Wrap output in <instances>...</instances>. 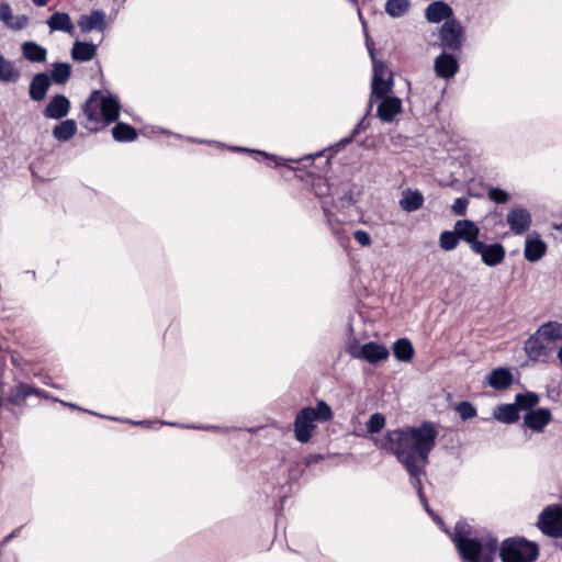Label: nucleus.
<instances>
[{
	"label": "nucleus",
	"mask_w": 562,
	"mask_h": 562,
	"mask_svg": "<svg viewBox=\"0 0 562 562\" xmlns=\"http://www.w3.org/2000/svg\"><path fill=\"white\" fill-rule=\"evenodd\" d=\"M437 436L434 424L423 422L417 427L387 430L382 440H375L378 447L395 456L406 470L422 505L428 504L423 490V477L426 476L429 454L436 446Z\"/></svg>",
	"instance_id": "obj_1"
},
{
	"label": "nucleus",
	"mask_w": 562,
	"mask_h": 562,
	"mask_svg": "<svg viewBox=\"0 0 562 562\" xmlns=\"http://www.w3.org/2000/svg\"><path fill=\"white\" fill-rule=\"evenodd\" d=\"M121 104L116 97L103 95L101 90H93L82 105L86 122L83 127L97 133L119 120Z\"/></svg>",
	"instance_id": "obj_2"
},
{
	"label": "nucleus",
	"mask_w": 562,
	"mask_h": 562,
	"mask_svg": "<svg viewBox=\"0 0 562 562\" xmlns=\"http://www.w3.org/2000/svg\"><path fill=\"white\" fill-rule=\"evenodd\" d=\"M498 540L491 532L481 533L471 540L460 539L458 554L461 562H495Z\"/></svg>",
	"instance_id": "obj_3"
},
{
	"label": "nucleus",
	"mask_w": 562,
	"mask_h": 562,
	"mask_svg": "<svg viewBox=\"0 0 562 562\" xmlns=\"http://www.w3.org/2000/svg\"><path fill=\"white\" fill-rule=\"evenodd\" d=\"M334 413L325 401H318L316 407H304L295 416L294 419V437L297 441L306 443L311 440L316 428L315 422H328L333 418Z\"/></svg>",
	"instance_id": "obj_4"
},
{
	"label": "nucleus",
	"mask_w": 562,
	"mask_h": 562,
	"mask_svg": "<svg viewBox=\"0 0 562 562\" xmlns=\"http://www.w3.org/2000/svg\"><path fill=\"white\" fill-rule=\"evenodd\" d=\"M502 562H535L539 557V546L524 537H510L499 544Z\"/></svg>",
	"instance_id": "obj_5"
},
{
	"label": "nucleus",
	"mask_w": 562,
	"mask_h": 562,
	"mask_svg": "<svg viewBox=\"0 0 562 562\" xmlns=\"http://www.w3.org/2000/svg\"><path fill=\"white\" fill-rule=\"evenodd\" d=\"M440 47L445 52L461 53L465 41L464 29L459 20H448L439 29Z\"/></svg>",
	"instance_id": "obj_6"
},
{
	"label": "nucleus",
	"mask_w": 562,
	"mask_h": 562,
	"mask_svg": "<svg viewBox=\"0 0 562 562\" xmlns=\"http://www.w3.org/2000/svg\"><path fill=\"white\" fill-rule=\"evenodd\" d=\"M537 526L547 536L562 537V506H548L538 519Z\"/></svg>",
	"instance_id": "obj_7"
},
{
	"label": "nucleus",
	"mask_w": 562,
	"mask_h": 562,
	"mask_svg": "<svg viewBox=\"0 0 562 562\" xmlns=\"http://www.w3.org/2000/svg\"><path fill=\"white\" fill-rule=\"evenodd\" d=\"M30 395L46 396V393L43 390L35 389L27 383L21 382L15 386V389L11 392L9 396H0V409L4 408L11 409L13 412V408H11L10 406L21 407L25 398Z\"/></svg>",
	"instance_id": "obj_8"
},
{
	"label": "nucleus",
	"mask_w": 562,
	"mask_h": 562,
	"mask_svg": "<svg viewBox=\"0 0 562 562\" xmlns=\"http://www.w3.org/2000/svg\"><path fill=\"white\" fill-rule=\"evenodd\" d=\"M77 26L82 34L92 31L103 33L108 27L106 14L101 9H93L87 14H81L77 20Z\"/></svg>",
	"instance_id": "obj_9"
},
{
	"label": "nucleus",
	"mask_w": 562,
	"mask_h": 562,
	"mask_svg": "<svg viewBox=\"0 0 562 562\" xmlns=\"http://www.w3.org/2000/svg\"><path fill=\"white\" fill-rule=\"evenodd\" d=\"M472 251L480 255L482 262L488 267L502 263L506 257V249L501 243L487 245L481 241Z\"/></svg>",
	"instance_id": "obj_10"
},
{
	"label": "nucleus",
	"mask_w": 562,
	"mask_h": 562,
	"mask_svg": "<svg viewBox=\"0 0 562 562\" xmlns=\"http://www.w3.org/2000/svg\"><path fill=\"white\" fill-rule=\"evenodd\" d=\"M506 222L515 235H522L530 228L532 218L527 209L515 206L507 213Z\"/></svg>",
	"instance_id": "obj_11"
},
{
	"label": "nucleus",
	"mask_w": 562,
	"mask_h": 562,
	"mask_svg": "<svg viewBox=\"0 0 562 562\" xmlns=\"http://www.w3.org/2000/svg\"><path fill=\"white\" fill-rule=\"evenodd\" d=\"M453 54L443 50L436 57L434 68L439 78L450 79L458 72L459 63Z\"/></svg>",
	"instance_id": "obj_12"
},
{
	"label": "nucleus",
	"mask_w": 562,
	"mask_h": 562,
	"mask_svg": "<svg viewBox=\"0 0 562 562\" xmlns=\"http://www.w3.org/2000/svg\"><path fill=\"white\" fill-rule=\"evenodd\" d=\"M453 228L456 229L459 239L465 241L470 249L473 250L480 243V227L470 220H458L454 223Z\"/></svg>",
	"instance_id": "obj_13"
},
{
	"label": "nucleus",
	"mask_w": 562,
	"mask_h": 562,
	"mask_svg": "<svg viewBox=\"0 0 562 562\" xmlns=\"http://www.w3.org/2000/svg\"><path fill=\"white\" fill-rule=\"evenodd\" d=\"M552 420V414L549 408H537L527 412L524 415V426L532 431L541 432L548 424Z\"/></svg>",
	"instance_id": "obj_14"
},
{
	"label": "nucleus",
	"mask_w": 562,
	"mask_h": 562,
	"mask_svg": "<svg viewBox=\"0 0 562 562\" xmlns=\"http://www.w3.org/2000/svg\"><path fill=\"white\" fill-rule=\"evenodd\" d=\"M70 101L64 94L53 95L43 111L46 119L60 120L68 115Z\"/></svg>",
	"instance_id": "obj_15"
},
{
	"label": "nucleus",
	"mask_w": 562,
	"mask_h": 562,
	"mask_svg": "<svg viewBox=\"0 0 562 562\" xmlns=\"http://www.w3.org/2000/svg\"><path fill=\"white\" fill-rule=\"evenodd\" d=\"M548 250L547 244L537 233L530 234L525 240L524 256L529 262L539 261Z\"/></svg>",
	"instance_id": "obj_16"
},
{
	"label": "nucleus",
	"mask_w": 562,
	"mask_h": 562,
	"mask_svg": "<svg viewBox=\"0 0 562 562\" xmlns=\"http://www.w3.org/2000/svg\"><path fill=\"white\" fill-rule=\"evenodd\" d=\"M402 100L391 95L381 98L376 115L382 122L391 123L394 117L402 112Z\"/></svg>",
	"instance_id": "obj_17"
},
{
	"label": "nucleus",
	"mask_w": 562,
	"mask_h": 562,
	"mask_svg": "<svg viewBox=\"0 0 562 562\" xmlns=\"http://www.w3.org/2000/svg\"><path fill=\"white\" fill-rule=\"evenodd\" d=\"M352 355L355 357L363 358L366 361H368L371 364H375L381 361L387 360L390 357V351L385 346H383L379 342L370 341V342L362 345L360 355H355V353H352Z\"/></svg>",
	"instance_id": "obj_18"
},
{
	"label": "nucleus",
	"mask_w": 562,
	"mask_h": 562,
	"mask_svg": "<svg viewBox=\"0 0 562 562\" xmlns=\"http://www.w3.org/2000/svg\"><path fill=\"white\" fill-rule=\"evenodd\" d=\"M50 83V78L47 72H38L34 75L29 87V95L31 100L36 102L44 100Z\"/></svg>",
	"instance_id": "obj_19"
},
{
	"label": "nucleus",
	"mask_w": 562,
	"mask_h": 562,
	"mask_svg": "<svg viewBox=\"0 0 562 562\" xmlns=\"http://www.w3.org/2000/svg\"><path fill=\"white\" fill-rule=\"evenodd\" d=\"M452 8L443 1L431 2L425 11V16L430 23H439L443 20H452Z\"/></svg>",
	"instance_id": "obj_20"
},
{
	"label": "nucleus",
	"mask_w": 562,
	"mask_h": 562,
	"mask_svg": "<svg viewBox=\"0 0 562 562\" xmlns=\"http://www.w3.org/2000/svg\"><path fill=\"white\" fill-rule=\"evenodd\" d=\"M513 374L507 368L494 369L487 376V383L495 390H506L513 383Z\"/></svg>",
	"instance_id": "obj_21"
},
{
	"label": "nucleus",
	"mask_w": 562,
	"mask_h": 562,
	"mask_svg": "<svg viewBox=\"0 0 562 562\" xmlns=\"http://www.w3.org/2000/svg\"><path fill=\"white\" fill-rule=\"evenodd\" d=\"M98 44L76 41L71 48V57L76 61H89L97 55Z\"/></svg>",
	"instance_id": "obj_22"
},
{
	"label": "nucleus",
	"mask_w": 562,
	"mask_h": 562,
	"mask_svg": "<svg viewBox=\"0 0 562 562\" xmlns=\"http://www.w3.org/2000/svg\"><path fill=\"white\" fill-rule=\"evenodd\" d=\"M47 25L50 31H61L74 35L75 26L71 22V19L66 12H55L47 20Z\"/></svg>",
	"instance_id": "obj_23"
},
{
	"label": "nucleus",
	"mask_w": 562,
	"mask_h": 562,
	"mask_svg": "<svg viewBox=\"0 0 562 562\" xmlns=\"http://www.w3.org/2000/svg\"><path fill=\"white\" fill-rule=\"evenodd\" d=\"M22 55L31 63H44L47 57V50L40 44L29 41L21 46Z\"/></svg>",
	"instance_id": "obj_24"
},
{
	"label": "nucleus",
	"mask_w": 562,
	"mask_h": 562,
	"mask_svg": "<svg viewBox=\"0 0 562 562\" xmlns=\"http://www.w3.org/2000/svg\"><path fill=\"white\" fill-rule=\"evenodd\" d=\"M425 202L424 195L418 190L407 189L403 192V198L400 200V206L411 213L419 210Z\"/></svg>",
	"instance_id": "obj_25"
},
{
	"label": "nucleus",
	"mask_w": 562,
	"mask_h": 562,
	"mask_svg": "<svg viewBox=\"0 0 562 562\" xmlns=\"http://www.w3.org/2000/svg\"><path fill=\"white\" fill-rule=\"evenodd\" d=\"M496 420L504 424H514L519 419L518 406L513 404H501L493 413Z\"/></svg>",
	"instance_id": "obj_26"
},
{
	"label": "nucleus",
	"mask_w": 562,
	"mask_h": 562,
	"mask_svg": "<svg viewBox=\"0 0 562 562\" xmlns=\"http://www.w3.org/2000/svg\"><path fill=\"white\" fill-rule=\"evenodd\" d=\"M20 77L21 72L15 67L14 63L0 54V81L14 83L20 79Z\"/></svg>",
	"instance_id": "obj_27"
},
{
	"label": "nucleus",
	"mask_w": 562,
	"mask_h": 562,
	"mask_svg": "<svg viewBox=\"0 0 562 562\" xmlns=\"http://www.w3.org/2000/svg\"><path fill=\"white\" fill-rule=\"evenodd\" d=\"M76 132L77 124L75 120L68 119L54 126L53 136L58 142H67L75 136Z\"/></svg>",
	"instance_id": "obj_28"
},
{
	"label": "nucleus",
	"mask_w": 562,
	"mask_h": 562,
	"mask_svg": "<svg viewBox=\"0 0 562 562\" xmlns=\"http://www.w3.org/2000/svg\"><path fill=\"white\" fill-rule=\"evenodd\" d=\"M112 136L119 143L134 142L137 139L138 133L135 127L127 123L119 122L112 128Z\"/></svg>",
	"instance_id": "obj_29"
},
{
	"label": "nucleus",
	"mask_w": 562,
	"mask_h": 562,
	"mask_svg": "<svg viewBox=\"0 0 562 562\" xmlns=\"http://www.w3.org/2000/svg\"><path fill=\"white\" fill-rule=\"evenodd\" d=\"M414 353V347L407 338H400L393 344V355L398 361L409 362Z\"/></svg>",
	"instance_id": "obj_30"
},
{
	"label": "nucleus",
	"mask_w": 562,
	"mask_h": 562,
	"mask_svg": "<svg viewBox=\"0 0 562 562\" xmlns=\"http://www.w3.org/2000/svg\"><path fill=\"white\" fill-rule=\"evenodd\" d=\"M393 86V74H390V77H387V79L378 80V82H371L370 102H372L373 98L381 99L390 97L389 93L392 91Z\"/></svg>",
	"instance_id": "obj_31"
},
{
	"label": "nucleus",
	"mask_w": 562,
	"mask_h": 562,
	"mask_svg": "<svg viewBox=\"0 0 562 562\" xmlns=\"http://www.w3.org/2000/svg\"><path fill=\"white\" fill-rule=\"evenodd\" d=\"M537 333L548 341L562 340V323L548 322L541 325Z\"/></svg>",
	"instance_id": "obj_32"
},
{
	"label": "nucleus",
	"mask_w": 562,
	"mask_h": 562,
	"mask_svg": "<svg viewBox=\"0 0 562 562\" xmlns=\"http://www.w3.org/2000/svg\"><path fill=\"white\" fill-rule=\"evenodd\" d=\"M71 76V65L68 63H55L49 75L50 82L64 85Z\"/></svg>",
	"instance_id": "obj_33"
},
{
	"label": "nucleus",
	"mask_w": 562,
	"mask_h": 562,
	"mask_svg": "<svg viewBox=\"0 0 562 562\" xmlns=\"http://www.w3.org/2000/svg\"><path fill=\"white\" fill-rule=\"evenodd\" d=\"M540 397L535 392L518 393L515 396V405L518 406V411L530 412L539 404Z\"/></svg>",
	"instance_id": "obj_34"
},
{
	"label": "nucleus",
	"mask_w": 562,
	"mask_h": 562,
	"mask_svg": "<svg viewBox=\"0 0 562 562\" xmlns=\"http://www.w3.org/2000/svg\"><path fill=\"white\" fill-rule=\"evenodd\" d=\"M480 535H476L473 532L470 525L463 521H458L454 526V531L451 535V540L456 546V549L458 550V542L460 539L471 540L474 537H479Z\"/></svg>",
	"instance_id": "obj_35"
},
{
	"label": "nucleus",
	"mask_w": 562,
	"mask_h": 562,
	"mask_svg": "<svg viewBox=\"0 0 562 562\" xmlns=\"http://www.w3.org/2000/svg\"><path fill=\"white\" fill-rule=\"evenodd\" d=\"M409 0H387L385 12L392 18H400L409 10Z\"/></svg>",
	"instance_id": "obj_36"
},
{
	"label": "nucleus",
	"mask_w": 562,
	"mask_h": 562,
	"mask_svg": "<svg viewBox=\"0 0 562 562\" xmlns=\"http://www.w3.org/2000/svg\"><path fill=\"white\" fill-rule=\"evenodd\" d=\"M525 351L531 360H536L544 353V346L539 337L530 336L525 342Z\"/></svg>",
	"instance_id": "obj_37"
},
{
	"label": "nucleus",
	"mask_w": 562,
	"mask_h": 562,
	"mask_svg": "<svg viewBox=\"0 0 562 562\" xmlns=\"http://www.w3.org/2000/svg\"><path fill=\"white\" fill-rule=\"evenodd\" d=\"M459 240L454 228L453 231H443L439 236V246L446 251H451L457 248Z\"/></svg>",
	"instance_id": "obj_38"
},
{
	"label": "nucleus",
	"mask_w": 562,
	"mask_h": 562,
	"mask_svg": "<svg viewBox=\"0 0 562 562\" xmlns=\"http://www.w3.org/2000/svg\"><path fill=\"white\" fill-rule=\"evenodd\" d=\"M385 416L381 413H374L370 416L366 424L367 430L370 434H376L381 431L385 426Z\"/></svg>",
	"instance_id": "obj_39"
},
{
	"label": "nucleus",
	"mask_w": 562,
	"mask_h": 562,
	"mask_svg": "<svg viewBox=\"0 0 562 562\" xmlns=\"http://www.w3.org/2000/svg\"><path fill=\"white\" fill-rule=\"evenodd\" d=\"M454 408L462 420H468L476 416L475 406L468 401L458 403Z\"/></svg>",
	"instance_id": "obj_40"
},
{
	"label": "nucleus",
	"mask_w": 562,
	"mask_h": 562,
	"mask_svg": "<svg viewBox=\"0 0 562 562\" xmlns=\"http://www.w3.org/2000/svg\"><path fill=\"white\" fill-rule=\"evenodd\" d=\"M392 71L389 70L387 66L383 61H378L373 59V76L372 82H378V80L387 79Z\"/></svg>",
	"instance_id": "obj_41"
},
{
	"label": "nucleus",
	"mask_w": 562,
	"mask_h": 562,
	"mask_svg": "<svg viewBox=\"0 0 562 562\" xmlns=\"http://www.w3.org/2000/svg\"><path fill=\"white\" fill-rule=\"evenodd\" d=\"M488 199L497 204H505L509 201V193L501 188L492 187L487 192Z\"/></svg>",
	"instance_id": "obj_42"
},
{
	"label": "nucleus",
	"mask_w": 562,
	"mask_h": 562,
	"mask_svg": "<svg viewBox=\"0 0 562 562\" xmlns=\"http://www.w3.org/2000/svg\"><path fill=\"white\" fill-rule=\"evenodd\" d=\"M469 200L464 196L457 198L451 206V211L457 216H462L467 212Z\"/></svg>",
	"instance_id": "obj_43"
},
{
	"label": "nucleus",
	"mask_w": 562,
	"mask_h": 562,
	"mask_svg": "<svg viewBox=\"0 0 562 562\" xmlns=\"http://www.w3.org/2000/svg\"><path fill=\"white\" fill-rule=\"evenodd\" d=\"M12 10L8 2H3L0 4V20L5 23L7 26H10L12 22Z\"/></svg>",
	"instance_id": "obj_44"
},
{
	"label": "nucleus",
	"mask_w": 562,
	"mask_h": 562,
	"mask_svg": "<svg viewBox=\"0 0 562 562\" xmlns=\"http://www.w3.org/2000/svg\"><path fill=\"white\" fill-rule=\"evenodd\" d=\"M353 238L358 244H360L363 247H369L372 244V239L369 233L362 229L356 231L353 233Z\"/></svg>",
	"instance_id": "obj_45"
},
{
	"label": "nucleus",
	"mask_w": 562,
	"mask_h": 562,
	"mask_svg": "<svg viewBox=\"0 0 562 562\" xmlns=\"http://www.w3.org/2000/svg\"><path fill=\"white\" fill-rule=\"evenodd\" d=\"M27 21L26 15H19L14 22H11L9 27L15 31L22 30L26 26Z\"/></svg>",
	"instance_id": "obj_46"
},
{
	"label": "nucleus",
	"mask_w": 562,
	"mask_h": 562,
	"mask_svg": "<svg viewBox=\"0 0 562 562\" xmlns=\"http://www.w3.org/2000/svg\"><path fill=\"white\" fill-rule=\"evenodd\" d=\"M22 527H19L16 529H14L11 533H9L2 541V544H5L8 543L10 540H12L14 537H16L20 532Z\"/></svg>",
	"instance_id": "obj_47"
},
{
	"label": "nucleus",
	"mask_w": 562,
	"mask_h": 562,
	"mask_svg": "<svg viewBox=\"0 0 562 562\" xmlns=\"http://www.w3.org/2000/svg\"><path fill=\"white\" fill-rule=\"evenodd\" d=\"M256 154H258V155H262V156H265V157H266L267 159H269V160H273V162H274V165H276V166L281 165V164L278 161V159H279V158H278L277 156H274V155H269V154H266V153H263V151H256Z\"/></svg>",
	"instance_id": "obj_48"
},
{
	"label": "nucleus",
	"mask_w": 562,
	"mask_h": 562,
	"mask_svg": "<svg viewBox=\"0 0 562 562\" xmlns=\"http://www.w3.org/2000/svg\"><path fill=\"white\" fill-rule=\"evenodd\" d=\"M32 1L37 7H44L49 2V0H32Z\"/></svg>",
	"instance_id": "obj_49"
},
{
	"label": "nucleus",
	"mask_w": 562,
	"mask_h": 562,
	"mask_svg": "<svg viewBox=\"0 0 562 562\" xmlns=\"http://www.w3.org/2000/svg\"><path fill=\"white\" fill-rule=\"evenodd\" d=\"M431 517H432V519H434L438 525H440V526H442V525H443V520H442V518H441V517H439L438 515L434 514V516H431Z\"/></svg>",
	"instance_id": "obj_50"
},
{
	"label": "nucleus",
	"mask_w": 562,
	"mask_h": 562,
	"mask_svg": "<svg viewBox=\"0 0 562 562\" xmlns=\"http://www.w3.org/2000/svg\"><path fill=\"white\" fill-rule=\"evenodd\" d=\"M423 506L430 516H434L435 512L430 508L429 504Z\"/></svg>",
	"instance_id": "obj_51"
},
{
	"label": "nucleus",
	"mask_w": 562,
	"mask_h": 562,
	"mask_svg": "<svg viewBox=\"0 0 562 562\" xmlns=\"http://www.w3.org/2000/svg\"><path fill=\"white\" fill-rule=\"evenodd\" d=\"M353 5L358 7V13L361 16V10L359 9V1L358 0H348Z\"/></svg>",
	"instance_id": "obj_52"
},
{
	"label": "nucleus",
	"mask_w": 562,
	"mask_h": 562,
	"mask_svg": "<svg viewBox=\"0 0 562 562\" xmlns=\"http://www.w3.org/2000/svg\"><path fill=\"white\" fill-rule=\"evenodd\" d=\"M358 127H359V125L355 128V131H353V133H352V135H351V136H353L355 134H357V133H358ZM351 138H352V137L345 138V139L342 140V143H350V142H351Z\"/></svg>",
	"instance_id": "obj_53"
},
{
	"label": "nucleus",
	"mask_w": 562,
	"mask_h": 562,
	"mask_svg": "<svg viewBox=\"0 0 562 562\" xmlns=\"http://www.w3.org/2000/svg\"><path fill=\"white\" fill-rule=\"evenodd\" d=\"M60 403H61L63 405H65V406H69V407H71V408H78V407H77L75 404H72V403H67V402H63V401H61Z\"/></svg>",
	"instance_id": "obj_54"
},
{
	"label": "nucleus",
	"mask_w": 562,
	"mask_h": 562,
	"mask_svg": "<svg viewBox=\"0 0 562 562\" xmlns=\"http://www.w3.org/2000/svg\"><path fill=\"white\" fill-rule=\"evenodd\" d=\"M558 359L560 360V362L562 363V347L559 349L558 351Z\"/></svg>",
	"instance_id": "obj_55"
},
{
	"label": "nucleus",
	"mask_w": 562,
	"mask_h": 562,
	"mask_svg": "<svg viewBox=\"0 0 562 562\" xmlns=\"http://www.w3.org/2000/svg\"><path fill=\"white\" fill-rule=\"evenodd\" d=\"M370 55L373 57V50L369 48Z\"/></svg>",
	"instance_id": "obj_56"
}]
</instances>
